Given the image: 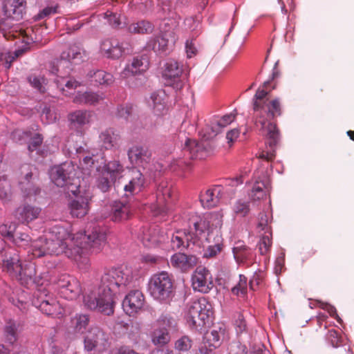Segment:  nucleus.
Segmentation results:
<instances>
[{
    "instance_id": "nucleus-1",
    "label": "nucleus",
    "mask_w": 354,
    "mask_h": 354,
    "mask_svg": "<svg viewBox=\"0 0 354 354\" xmlns=\"http://www.w3.org/2000/svg\"><path fill=\"white\" fill-rule=\"evenodd\" d=\"M106 241L105 230L95 225L86 233L71 234L66 227L55 225L45 234L33 241L32 254L39 258L45 255H62L77 262L81 269H87L90 261L88 254L99 253Z\"/></svg>"
},
{
    "instance_id": "nucleus-2",
    "label": "nucleus",
    "mask_w": 354,
    "mask_h": 354,
    "mask_svg": "<svg viewBox=\"0 0 354 354\" xmlns=\"http://www.w3.org/2000/svg\"><path fill=\"white\" fill-rule=\"evenodd\" d=\"M279 76L275 66L273 69L271 80L265 82L256 91L252 99L253 119L257 128L267 136L270 149L263 151L259 158L272 161L275 158V147L279 139V133L275 123L272 120L281 115V102L278 98L269 99V93L275 88H269L272 80Z\"/></svg>"
},
{
    "instance_id": "nucleus-3",
    "label": "nucleus",
    "mask_w": 354,
    "mask_h": 354,
    "mask_svg": "<svg viewBox=\"0 0 354 354\" xmlns=\"http://www.w3.org/2000/svg\"><path fill=\"white\" fill-rule=\"evenodd\" d=\"M132 281V272L128 268H112L105 271L101 277L100 287L84 295V307L104 315H112L115 305L113 292L117 288L127 286Z\"/></svg>"
},
{
    "instance_id": "nucleus-4",
    "label": "nucleus",
    "mask_w": 354,
    "mask_h": 354,
    "mask_svg": "<svg viewBox=\"0 0 354 354\" xmlns=\"http://www.w3.org/2000/svg\"><path fill=\"white\" fill-rule=\"evenodd\" d=\"M212 315V305L205 297L192 299L187 304L185 319L191 328L198 329L206 326Z\"/></svg>"
},
{
    "instance_id": "nucleus-5",
    "label": "nucleus",
    "mask_w": 354,
    "mask_h": 354,
    "mask_svg": "<svg viewBox=\"0 0 354 354\" xmlns=\"http://www.w3.org/2000/svg\"><path fill=\"white\" fill-rule=\"evenodd\" d=\"M85 51L76 45L71 46L64 50L59 59H55L50 64V72L58 78L67 77L72 71L73 64L82 62Z\"/></svg>"
},
{
    "instance_id": "nucleus-6",
    "label": "nucleus",
    "mask_w": 354,
    "mask_h": 354,
    "mask_svg": "<svg viewBox=\"0 0 354 354\" xmlns=\"http://www.w3.org/2000/svg\"><path fill=\"white\" fill-rule=\"evenodd\" d=\"M148 289L154 299L168 301L172 297L174 290L171 277L165 271L153 274L149 279Z\"/></svg>"
},
{
    "instance_id": "nucleus-7",
    "label": "nucleus",
    "mask_w": 354,
    "mask_h": 354,
    "mask_svg": "<svg viewBox=\"0 0 354 354\" xmlns=\"http://www.w3.org/2000/svg\"><path fill=\"white\" fill-rule=\"evenodd\" d=\"M32 302L35 307L48 316L59 318L64 314L63 308L46 288L37 290Z\"/></svg>"
},
{
    "instance_id": "nucleus-8",
    "label": "nucleus",
    "mask_w": 354,
    "mask_h": 354,
    "mask_svg": "<svg viewBox=\"0 0 354 354\" xmlns=\"http://www.w3.org/2000/svg\"><path fill=\"white\" fill-rule=\"evenodd\" d=\"M50 178L57 187L79 185L77 167L71 162L53 167L50 170Z\"/></svg>"
},
{
    "instance_id": "nucleus-9",
    "label": "nucleus",
    "mask_w": 354,
    "mask_h": 354,
    "mask_svg": "<svg viewBox=\"0 0 354 354\" xmlns=\"http://www.w3.org/2000/svg\"><path fill=\"white\" fill-rule=\"evenodd\" d=\"M218 219L216 225H221L222 215L219 212H214L208 214L206 218L201 217L197 214L192 215L188 221L189 232L188 235L193 236V242L195 239H200L209 227L208 219Z\"/></svg>"
},
{
    "instance_id": "nucleus-10",
    "label": "nucleus",
    "mask_w": 354,
    "mask_h": 354,
    "mask_svg": "<svg viewBox=\"0 0 354 354\" xmlns=\"http://www.w3.org/2000/svg\"><path fill=\"white\" fill-rule=\"evenodd\" d=\"M108 344V337L106 333L97 326L89 328L84 338V348L87 351L97 349L102 351L106 349Z\"/></svg>"
},
{
    "instance_id": "nucleus-11",
    "label": "nucleus",
    "mask_w": 354,
    "mask_h": 354,
    "mask_svg": "<svg viewBox=\"0 0 354 354\" xmlns=\"http://www.w3.org/2000/svg\"><path fill=\"white\" fill-rule=\"evenodd\" d=\"M57 284L61 295L68 300L75 299L82 291L80 281L66 274H61L58 277Z\"/></svg>"
},
{
    "instance_id": "nucleus-12",
    "label": "nucleus",
    "mask_w": 354,
    "mask_h": 354,
    "mask_svg": "<svg viewBox=\"0 0 354 354\" xmlns=\"http://www.w3.org/2000/svg\"><path fill=\"white\" fill-rule=\"evenodd\" d=\"M270 180L263 170H257L254 174V183L250 194L252 201L263 199L270 192Z\"/></svg>"
},
{
    "instance_id": "nucleus-13",
    "label": "nucleus",
    "mask_w": 354,
    "mask_h": 354,
    "mask_svg": "<svg viewBox=\"0 0 354 354\" xmlns=\"http://www.w3.org/2000/svg\"><path fill=\"white\" fill-rule=\"evenodd\" d=\"M2 269L12 277L21 276L22 266L17 252L12 248L4 250L2 253Z\"/></svg>"
},
{
    "instance_id": "nucleus-14",
    "label": "nucleus",
    "mask_w": 354,
    "mask_h": 354,
    "mask_svg": "<svg viewBox=\"0 0 354 354\" xmlns=\"http://www.w3.org/2000/svg\"><path fill=\"white\" fill-rule=\"evenodd\" d=\"M165 67L163 76L167 80V84L176 91L181 90L185 84V78L181 77L182 66L178 62L171 59L167 62Z\"/></svg>"
},
{
    "instance_id": "nucleus-15",
    "label": "nucleus",
    "mask_w": 354,
    "mask_h": 354,
    "mask_svg": "<svg viewBox=\"0 0 354 354\" xmlns=\"http://www.w3.org/2000/svg\"><path fill=\"white\" fill-rule=\"evenodd\" d=\"M192 281L194 290L203 293L209 292L214 286L209 270L203 266L196 269L192 274Z\"/></svg>"
},
{
    "instance_id": "nucleus-16",
    "label": "nucleus",
    "mask_w": 354,
    "mask_h": 354,
    "mask_svg": "<svg viewBox=\"0 0 354 354\" xmlns=\"http://www.w3.org/2000/svg\"><path fill=\"white\" fill-rule=\"evenodd\" d=\"M175 41L173 32H164L151 38L147 41L145 48L146 50H151L156 53H166L172 48Z\"/></svg>"
},
{
    "instance_id": "nucleus-17",
    "label": "nucleus",
    "mask_w": 354,
    "mask_h": 354,
    "mask_svg": "<svg viewBox=\"0 0 354 354\" xmlns=\"http://www.w3.org/2000/svg\"><path fill=\"white\" fill-rule=\"evenodd\" d=\"M145 183V178L140 171L136 167L132 168L128 173V183L124 186L125 195L129 196L140 192Z\"/></svg>"
},
{
    "instance_id": "nucleus-18",
    "label": "nucleus",
    "mask_w": 354,
    "mask_h": 354,
    "mask_svg": "<svg viewBox=\"0 0 354 354\" xmlns=\"http://www.w3.org/2000/svg\"><path fill=\"white\" fill-rule=\"evenodd\" d=\"M145 297L138 290L131 291L124 299L122 306L126 313L130 315L136 313L144 306Z\"/></svg>"
},
{
    "instance_id": "nucleus-19",
    "label": "nucleus",
    "mask_w": 354,
    "mask_h": 354,
    "mask_svg": "<svg viewBox=\"0 0 354 354\" xmlns=\"http://www.w3.org/2000/svg\"><path fill=\"white\" fill-rule=\"evenodd\" d=\"M171 266L185 272L192 269L197 263V257L194 255H187L185 253H175L170 259Z\"/></svg>"
},
{
    "instance_id": "nucleus-20",
    "label": "nucleus",
    "mask_w": 354,
    "mask_h": 354,
    "mask_svg": "<svg viewBox=\"0 0 354 354\" xmlns=\"http://www.w3.org/2000/svg\"><path fill=\"white\" fill-rule=\"evenodd\" d=\"M208 143L205 141L196 142L191 139H186L183 151L189 153L190 158L203 159L207 154Z\"/></svg>"
},
{
    "instance_id": "nucleus-21",
    "label": "nucleus",
    "mask_w": 354,
    "mask_h": 354,
    "mask_svg": "<svg viewBox=\"0 0 354 354\" xmlns=\"http://www.w3.org/2000/svg\"><path fill=\"white\" fill-rule=\"evenodd\" d=\"M128 158L132 165L145 167L150 160L151 153L146 148L134 145L129 149Z\"/></svg>"
},
{
    "instance_id": "nucleus-22",
    "label": "nucleus",
    "mask_w": 354,
    "mask_h": 354,
    "mask_svg": "<svg viewBox=\"0 0 354 354\" xmlns=\"http://www.w3.org/2000/svg\"><path fill=\"white\" fill-rule=\"evenodd\" d=\"M222 194L223 187L216 185L202 192L200 195V201L203 207L212 208L218 205Z\"/></svg>"
},
{
    "instance_id": "nucleus-23",
    "label": "nucleus",
    "mask_w": 354,
    "mask_h": 354,
    "mask_svg": "<svg viewBox=\"0 0 354 354\" xmlns=\"http://www.w3.org/2000/svg\"><path fill=\"white\" fill-rule=\"evenodd\" d=\"M167 94L163 90H158L151 93L148 103L154 115L160 116L167 113Z\"/></svg>"
},
{
    "instance_id": "nucleus-24",
    "label": "nucleus",
    "mask_w": 354,
    "mask_h": 354,
    "mask_svg": "<svg viewBox=\"0 0 354 354\" xmlns=\"http://www.w3.org/2000/svg\"><path fill=\"white\" fill-rule=\"evenodd\" d=\"M40 212L39 207L25 203L16 209L15 217L22 223H28L38 218Z\"/></svg>"
},
{
    "instance_id": "nucleus-25",
    "label": "nucleus",
    "mask_w": 354,
    "mask_h": 354,
    "mask_svg": "<svg viewBox=\"0 0 354 354\" xmlns=\"http://www.w3.org/2000/svg\"><path fill=\"white\" fill-rule=\"evenodd\" d=\"M25 8L24 0H6L3 6V11L8 18L19 21L23 17Z\"/></svg>"
},
{
    "instance_id": "nucleus-26",
    "label": "nucleus",
    "mask_w": 354,
    "mask_h": 354,
    "mask_svg": "<svg viewBox=\"0 0 354 354\" xmlns=\"http://www.w3.org/2000/svg\"><path fill=\"white\" fill-rule=\"evenodd\" d=\"M171 187L167 182H162L157 189L156 214L166 213L168 211L167 203L171 196Z\"/></svg>"
},
{
    "instance_id": "nucleus-27",
    "label": "nucleus",
    "mask_w": 354,
    "mask_h": 354,
    "mask_svg": "<svg viewBox=\"0 0 354 354\" xmlns=\"http://www.w3.org/2000/svg\"><path fill=\"white\" fill-rule=\"evenodd\" d=\"M149 63L145 58H133L132 62L128 64L120 74L122 78H129L138 74H141L148 69Z\"/></svg>"
},
{
    "instance_id": "nucleus-28",
    "label": "nucleus",
    "mask_w": 354,
    "mask_h": 354,
    "mask_svg": "<svg viewBox=\"0 0 354 354\" xmlns=\"http://www.w3.org/2000/svg\"><path fill=\"white\" fill-rule=\"evenodd\" d=\"M102 54L111 59H118L122 56L123 48L117 40L106 39L100 46Z\"/></svg>"
},
{
    "instance_id": "nucleus-29",
    "label": "nucleus",
    "mask_w": 354,
    "mask_h": 354,
    "mask_svg": "<svg viewBox=\"0 0 354 354\" xmlns=\"http://www.w3.org/2000/svg\"><path fill=\"white\" fill-rule=\"evenodd\" d=\"M131 215V209L129 203L115 201L112 206L111 219L114 222L127 220Z\"/></svg>"
},
{
    "instance_id": "nucleus-30",
    "label": "nucleus",
    "mask_w": 354,
    "mask_h": 354,
    "mask_svg": "<svg viewBox=\"0 0 354 354\" xmlns=\"http://www.w3.org/2000/svg\"><path fill=\"white\" fill-rule=\"evenodd\" d=\"M99 138L102 146L106 149L118 147L121 140L120 134L112 129H107L103 131L100 133Z\"/></svg>"
},
{
    "instance_id": "nucleus-31",
    "label": "nucleus",
    "mask_w": 354,
    "mask_h": 354,
    "mask_svg": "<svg viewBox=\"0 0 354 354\" xmlns=\"http://www.w3.org/2000/svg\"><path fill=\"white\" fill-rule=\"evenodd\" d=\"M90 323V316L84 313H76L71 317L69 328L75 334H83Z\"/></svg>"
},
{
    "instance_id": "nucleus-32",
    "label": "nucleus",
    "mask_w": 354,
    "mask_h": 354,
    "mask_svg": "<svg viewBox=\"0 0 354 354\" xmlns=\"http://www.w3.org/2000/svg\"><path fill=\"white\" fill-rule=\"evenodd\" d=\"M104 98L103 93L93 91L79 92L75 96L73 102L80 104L96 105Z\"/></svg>"
},
{
    "instance_id": "nucleus-33",
    "label": "nucleus",
    "mask_w": 354,
    "mask_h": 354,
    "mask_svg": "<svg viewBox=\"0 0 354 354\" xmlns=\"http://www.w3.org/2000/svg\"><path fill=\"white\" fill-rule=\"evenodd\" d=\"M69 207L73 216L82 218L88 212V200L85 197L77 198L71 201Z\"/></svg>"
},
{
    "instance_id": "nucleus-34",
    "label": "nucleus",
    "mask_w": 354,
    "mask_h": 354,
    "mask_svg": "<svg viewBox=\"0 0 354 354\" xmlns=\"http://www.w3.org/2000/svg\"><path fill=\"white\" fill-rule=\"evenodd\" d=\"M193 236L184 232L178 231L171 239V246L174 250H183L189 247V243L193 241Z\"/></svg>"
},
{
    "instance_id": "nucleus-35",
    "label": "nucleus",
    "mask_w": 354,
    "mask_h": 354,
    "mask_svg": "<svg viewBox=\"0 0 354 354\" xmlns=\"http://www.w3.org/2000/svg\"><path fill=\"white\" fill-rule=\"evenodd\" d=\"M20 324L13 320L8 319L3 327V335L10 344H14L18 339V335L20 331Z\"/></svg>"
},
{
    "instance_id": "nucleus-36",
    "label": "nucleus",
    "mask_w": 354,
    "mask_h": 354,
    "mask_svg": "<svg viewBox=\"0 0 354 354\" xmlns=\"http://www.w3.org/2000/svg\"><path fill=\"white\" fill-rule=\"evenodd\" d=\"M152 343L157 346H163L167 344L171 339L169 330L165 327H158L151 335Z\"/></svg>"
},
{
    "instance_id": "nucleus-37",
    "label": "nucleus",
    "mask_w": 354,
    "mask_h": 354,
    "mask_svg": "<svg viewBox=\"0 0 354 354\" xmlns=\"http://www.w3.org/2000/svg\"><path fill=\"white\" fill-rule=\"evenodd\" d=\"M88 75L92 82L100 85L109 86L114 82L113 75L102 70L90 71Z\"/></svg>"
},
{
    "instance_id": "nucleus-38",
    "label": "nucleus",
    "mask_w": 354,
    "mask_h": 354,
    "mask_svg": "<svg viewBox=\"0 0 354 354\" xmlns=\"http://www.w3.org/2000/svg\"><path fill=\"white\" fill-rule=\"evenodd\" d=\"M233 253L235 259L242 263L250 261L253 256L252 250L241 242L236 243V245L233 248Z\"/></svg>"
},
{
    "instance_id": "nucleus-39",
    "label": "nucleus",
    "mask_w": 354,
    "mask_h": 354,
    "mask_svg": "<svg viewBox=\"0 0 354 354\" xmlns=\"http://www.w3.org/2000/svg\"><path fill=\"white\" fill-rule=\"evenodd\" d=\"M68 120L74 127H80L89 122L90 114L86 111L77 110L68 116Z\"/></svg>"
},
{
    "instance_id": "nucleus-40",
    "label": "nucleus",
    "mask_w": 354,
    "mask_h": 354,
    "mask_svg": "<svg viewBox=\"0 0 354 354\" xmlns=\"http://www.w3.org/2000/svg\"><path fill=\"white\" fill-rule=\"evenodd\" d=\"M128 30L133 34H151L154 30V26L150 21L142 20L130 24Z\"/></svg>"
},
{
    "instance_id": "nucleus-41",
    "label": "nucleus",
    "mask_w": 354,
    "mask_h": 354,
    "mask_svg": "<svg viewBox=\"0 0 354 354\" xmlns=\"http://www.w3.org/2000/svg\"><path fill=\"white\" fill-rule=\"evenodd\" d=\"M105 175H109L110 178L116 179V178L123 171V166L117 160L109 162L102 170Z\"/></svg>"
},
{
    "instance_id": "nucleus-42",
    "label": "nucleus",
    "mask_w": 354,
    "mask_h": 354,
    "mask_svg": "<svg viewBox=\"0 0 354 354\" xmlns=\"http://www.w3.org/2000/svg\"><path fill=\"white\" fill-rule=\"evenodd\" d=\"M232 211L236 216L245 217L250 213V202L243 199L236 200L232 205Z\"/></svg>"
},
{
    "instance_id": "nucleus-43",
    "label": "nucleus",
    "mask_w": 354,
    "mask_h": 354,
    "mask_svg": "<svg viewBox=\"0 0 354 354\" xmlns=\"http://www.w3.org/2000/svg\"><path fill=\"white\" fill-rule=\"evenodd\" d=\"M31 177L32 173H28L26 175L25 181L21 183V189L24 192L26 197L37 195L40 192L39 188L30 182L29 178Z\"/></svg>"
},
{
    "instance_id": "nucleus-44",
    "label": "nucleus",
    "mask_w": 354,
    "mask_h": 354,
    "mask_svg": "<svg viewBox=\"0 0 354 354\" xmlns=\"http://www.w3.org/2000/svg\"><path fill=\"white\" fill-rule=\"evenodd\" d=\"M82 137L81 135L71 136L67 141V147L71 153L75 151L76 153H81L84 151V147L82 146Z\"/></svg>"
},
{
    "instance_id": "nucleus-45",
    "label": "nucleus",
    "mask_w": 354,
    "mask_h": 354,
    "mask_svg": "<svg viewBox=\"0 0 354 354\" xmlns=\"http://www.w3.org/2000/svg\"><path fill=\"white\" fill-rule=\"evenodd\" d=\"M12 192L10 182L5 176L0 178V198L6 202L11 199Z\"/></svg>"
},
{
    "instance_id": "nucleus-46",
    "label": "nucleus",
    "mask_w": 354,
    "mask_h": 354,
    "mask_svg": "<svg viewBox=\"0 0 354 354\" xmlns=\"http://www.w3.org/2000/svg\"><path fill=\"white\" fill-rule=\"evenodd\" d=\"M248 279L243 274L239 275V281L236 286L232 288V292L239 297H245L248 291Z\"/></svg>"
},
{
    "instance_id": "nucleus-47",
    "label": "nucleus",
    "mask_w": 354,
    "mask_h": 354,
    "mask_svg": "<svg viewBox=\"0 0 354 354\" xmlns=\"http://www.w3.org/2000/svg\"><path fill=\"white\" fill-rule=\"evenodd\" d=\"M165 240V235L160 234L159 232L156 231L155 229L152 234H145L144 237L145 244L148 247L160 244L164 242Z\"/></svg>"
},
{
    "instance_id": "nucleus-48",
    "label": "nucleus",
    "mask_w": 354,
    "mask_h": 354,
    "mask_svg": "<svg viewBox=\"0 0 354 354\" xmlns=\"http://www.w3.org/2000/svg\"><path fill=\"white\" fill-rule=\"evenodd\" d=\"M259 251L261 255H266L272 247V232L264 233L258 244Z\"/></svg>"
},
{
    "instance_id": "nucleus-49",
    "label": "nucleus",
    "mask_w": 354,
    "mask_h": 354,
    "mask_svg": "<svg viewBox=\"0 0 354 354\" xmlns=\"http://www.w3.org/2000/svg\"><path fill=\"white\" fill-rule=\"evenodd\" d=\"M28 82L35 89L41 93L46 91V80L40 75H30L28 77Z\"/></svg>"
},
{
    "instance_id": "nucleus-50",
    "label": "nucleus",
    "mask_w": 354,
    "mask_h": 354,
    "mask_svg": "<svg viewBox=\"0 0 354 354\" xmlns=\"http://www.w3.org/2000/svg\"><path fill=\"white\" fill-rule=\"evenodd\" d=\"M115 180V179L110 178L109 175H105V172L102 171L97 179V187L102 192H106L110 189Z\"/></svg>"
},
{
    "instance_id": "nucleus-51",
    "label": "nucleus",
    "mask_w": 354,
    "mask_h": 354,
    "mask_svg": "<svg viewBox=\"0 0 354 354\" xmlns=\"http://www.w3.org/2000/svg\"><path fill=\"white\" fill-rule=\"evenodd\" d=\"M271 216L268 213L262 212L259 214L258 228L261 230L264 231V233L267 234L272 232L271 226Z\"/></svg>"
},
{
    "instance_id": "nucleus-52",
    "label": "nucleus",
    "mask_w": 354,
    "mask_h": 354,
    "mask_svg": "<svg viewBox=\"0 0 354 354\" xmlns=\"http://www.w3.org/2000/svg\"><path fill=\"white\" fill-rule=\"evenodd\" d=\"M234 119L235 115L232 113L223 116L212 124L213 131L218 132L220 129L224 128L232 123Z\"/></svg>"
},
{
    "instance_id": "nucleus-53",
    "label": "nucleus",
    "mask_w": 354,
    "mask_h": 354,
    "mask_svg": "<svg viewBox=\"0 0 354 354\" xmlns=\"http://www.w3.org/2000/svg\"><path fill=\"white\" fill-rule=\"evenodd\" d=\"M10 241H12L18 247L26 248L30 245L31 239L26 233L17 232L15 235L14 234L13 238H12Z\"/></svg>"
},
{
    "instance_id": "nucleus-54",
    "label": "nucleus",
    "mask_w": 354,
    "mask_h": 354,
    "mask_svg": "<svg viewBox=\"0 0 354 354\" xmlns=\"http://www.w3.org/2000/svg\"><path fill=\"white\" fill-rule=\"evenodd\" d=\"M192 346V341L188 336H183L175 342V348L180 352H187Z\"/></svg>"
},
{
    "instance_id": "nucleus-55",
    "label": "nucleus",
    "mask_w": 354,
    "mask_h": 354,
    "mask_svg": "<svg viewBox=\"0 0 354 354\" xmlns=\"http://www.w3.org/2000/svg\"><path fill=\"white\" fill-rule=\"evenodd\" d=\"M17 229V224L15 223H10V224H2L0 225V234L11 240L13 238L14 233Z\"/></svg>"
},
{
    "instance_id": "nucleus-56",
    "label": "nucleus",
    "mask_w": 354,
    "mask_h": 354,
    "mask_svg": "<svg viewBox=\"0 0 354 354\" xmlns=\"http://www.w3.org/2000/svg\"><path fill=\"white\" fill-rule=\"evenodd\" d=\"M223 333L216 330H212L209 333L206 334L207 341L209 342V346L214 348L218 347L221 344V339Z\"/></svg>"
},
{
    "instance_id": "nucleus-57",
    "label": "nucleus",
    "mask_w": 354,
    "mask_h": 354,
    "mask_svg": "<svg viewBox=\"0 0 354 354\" xmlns=\"http://www.w3.org/2000/svg\"><path fill=\"white\" fill-rule=\"evenodd\" d=\"M133 113V106L129 104L120 105L117 108L116 116L127 120L131 116Z\"/></svg>"
},
{
    "instance_id": "nucleus-58",
    "label": "nucleus",
    "mask_w": 354,
    "mask_h": 354,
    "mask_svg": "<svg viewBox=\"0 0 354 354\" xmlns=\"http://www.w3.org/2000/svg\"><path fill=\"white\" fill-rule=\"evenodd\" d=\"M57 83L58 86L61 87L64 86L68 89H75L80 86V83L78 82L71 77H68V76L57 79Z\"/></svg>"
},
{
    "instance_id": "nucleus-59",
    "label": "nucleus",
    "mask_w": 354,
    "mask_h": 354,
    "mask_svg": "<svg viewBox=\"0 0 354 354\" xmlns=\"http://www.w3.org/2000/svg\"><path fill=\"white\" fill-rule=\"evenodd\" d=\"M229 354H246L247 348L239 341H234L230 344L228 347Z\"/></svg>"
},
{
    "instance_id": "nucleus-60",
    "label": "nucleus",
    "mask_w": 354,
    "mask_h": 354,
    "mask_svg": "<svg viewBox=\"0 0 354 354\" xmlns=\"http://www.w3.org/2000/svg\"><path fill=\"white\" fill-rule=\"evenodd\" d=\"M327 339L333 347H338L341 345V338L339 333L334 329L328 330Z\"/></svg>"
},
{
    "instance_id": "nucleus-61",
    "label": "nucleus",
    "mask_w": 354,
    "mask_h": 354,
    "mask_svg": "<svg viewBox=\"0 0 354 354\" xmlns=\"http://www.w3.org/2000/svg\"><path fill=\"white\" fill-rule=\"evenodd\" d=\"M57 8L56 6H49L44 8L35 17V20H39L44 18L50 17V15L57 12Z\"/></svg>"
},
{
    "instance_id": "nucleus-62",
    "label": "nucleus",
    "mask_w": 354,
    "mask_h": 354,
    "mask_svg": "<svg viewBox=\"0 0 354 354\" xmlns=\"http://www.w3.org/2000/svg\"><path fill=\"white\" fill-rule=\"evenodd\" d=\"M266 274L263 271L259 270L255 272L252 279L250 280V286L251 289H254V286L259 285L263 280Z\"/></svg>"
},
{
    "instance_id": "nucleus-63",
    "label": "nucleus",
    "mask_w": 354,
    "mask_h": 354,
    "mask_svg": "<svg viewBox=\"0 0 354 354\" xmlns=\"http://www.w3.org/2000/svg\"><path fill=\"white\" fill-rule=\"evenodd\" d=\"M43 141V138L39 133L35 134L32 138L28 145V150L30 152H32L38 149L39 147L41 145Z\"/></svg>"
},
{
    "instance_id": "nucleus-64",
    "label": "nucleus",
    "mask_w": 354,
    "mask_h": 354,
    "mask_svg": "<svg viewBox=\"0 0 354 354\" xmlns=\"http://www.w3.org/2000/svg\"><path fill=\"white\" fill-rule=\"evenodd\" d=\"M104 17L107 19L109 24L112 26H118L120 24L119 17L117 13L107 10L103 13Z\"/></svg>"
}]
</instances>
